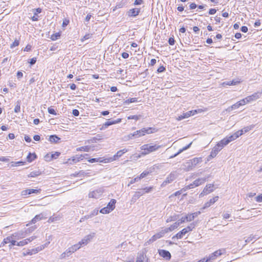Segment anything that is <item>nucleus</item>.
Here are the masks:
<instances>
[{"mask_svg":"<svg viewBox=\"0 0 262 262\" xmlns=\"http://www.w3.org/2000/svg\"><path fill=\"white\" fill-rule=\"evenodd\" d=\"M256 201L257 202H262V194L259 195L256 197Z\"/></svg>","mask_w":262,"mask_h":262,"instance_id":"obj_64","label":"nucleus"},{"mask_svg":"<svg viewBox=\"0 0 262 262\" xmlns=\"http://www.w3.org/2000/svg\"><path fill=\"white\" fill-rule=\"evenodd\" d=\"M188 219H189V214H188L187 215H186L184 217H181V219L180 220H179L178 221V222H179V223L180 224H181L185 222L186 221V222H190V221H191V220H189Z\"/></svg>","mask_w":262,"mask_h":262,"instance_id":"obj_36","label":"nucleus"},{"mask_svg":"<svg viewBox=\"0 0 262 262\" xmlns=\"http://www.w3.org/2000/svg\"><path fill=\"white\" fill-rule=\"evenodd\" d=\"M165 233H166V232H165L164 228H162L159 232L154 235L148 241H147L145 245H149L151 243L156 241L157 239L162 237Z\"/></svg>","mask_w":262,"mask_h":262,"instance_id":"obj_5","label":"nucleus"},{"mask_svg":"<svg viewBox=\"0 0 262 262\" xmlns=\"http://www.w3.org/2000/svg\"><path fill=\"white\" fill-rule=\"evenodd\" d=\"M259 98H260L259 94L257 93V92H255V93H253V94H252L251 95L246 97V98H247L246 101L248 103H250L252 101H254L257 100Z\"/></svg>","mask_w":262,"mask_h":262,"instance_id":"obj_15","label":"nucleus"},{"mask_svg":"<svg viewBox=\"0 0 262 262\" xmlns=\"http://www.w3.org/2000/svg\"><path fill=\"white\" fill-rule=\"evenodd\" d=\"M201 213V212L200 211L195 212L193 213L189 214V220H193L195 217L198 216L199 215H200Z\"/></svg>","mask_w":262,"mask_h":262,"instance_id":"obj_32","label":"nucleus"},{"mask_svg":"<svg viewBox=\"0 0 262 262\" xmlns=\"http://www.w3.org/2000/svg\"><path fill=\"white\" fill-rule=\"evenodd\" d=\"M222 254V252L221 250H217L209 255V259H210V261L214 260Z\"/></svg>","mask_w":262,"mask_h":262,"instance_id":"obj_19","label":"nucleus"},{"mask_svg":"<svg viewBox=\"0 0 262 262\" xmlns=\"http://www.w3.org/2000/svg\"><path fill=\"white\" fill-rule=\"evenodd\" d=\"M161 147V145L157 144L151 145V144H147L142 145L141 147V150H143L141 152L142 155H146L151 152L155 151Z\"/></svg>","mask_w":262,"mask_h":262,"instance_id":"obj_3","label":"nucleus"},{"mask_svg":"<svg viewBox=\"0 0 262 262\" xmlns=\"http://www.w3.org/2000/svg\"><path fill=\"white\" fill-rule=\"evenodd\" d=\"M48 113L50 114H52V115H56V111H55V110L54 108H53L52 107H49L48 109Z\"/></svg>","mask_w":262,"mask_h":262,"instance_id":"obj_53","label":"nucleus"},{"mask_svg":"<svg viewBox=\"0 0 262 262\" xmlns=\"http://www.w3.org/2000/svg\"><path fill=\"white\" fill-rule=\"evenodd\" d=\"M92 34H89V33L86 34H85V35L83 37V38H82L81 39V41H84V40H87V39H88L92 37Z\"/></svg>","mask_w":262,"mask_h":262,"instance_id":"obj_48","label":"nucleus"},{"mask_svg":"<svg viewBox=\"0 0 262 262\" xmlns=\"http://www.w3.org/2000/svg\"><path fill=\"white\" fill-rule=\"evenodd\" d=\"M34 15L31 17V19L33 21H37L38 20V14L41 12V9L40 8H37L34 10Z\"/></svg>","mask_w":262,"mask_h":262,"instance_id":"obj_23","label":"nucleus"},{"mask_svg":"<svg viewBox=\"0 0 262 262\" xmlns=\"http://www.w3.org/2000/svg\"><path fill=\"white\" fill-rule=\"evenodd\" d=\"M168 43L170 45H173L175 42V40L173 37H170L168 39Z\"/></svg>","mask_w":262,"mask_h":262,"instance_id":"obj_60","label":"nucleus"},{"mask_svg":"<svg viewBox=\"0 0 262 262\" xmlns=\"http://www.w3.org/2000/svg\"><path fill=\"white\" fill-rule=\"evenodd\" d=\"M254 126H255L254 125H251L250 126L245 127L243 128H242V129H241L240 132H241L242 133V134H243L247 133L249 131H250V130L252 129L254 127Z\"/></svg>","mask_w":262,"mask_h":262,"instance_id":"obj_29","label":"nucleus"},{"mask_svg":"<svg viewBox=\"0 0 262 262\" xmlns=\"http://www.w3.org/2000/svg\"><path fill=\"white\" fill-rule=\"evenodd\" d=\"M158 253L161 257L165 258L166 260H170L171 258V254L168 251L165 250H159Z\"/></svg>","mask_w":262,"mask_h":262,"instance_id":"obj_12","label":"nucleus"},{"mask_svg":"<svg viewBox=\"0 0 262 262\" xmlns=\"http://www.w3.org/2000/svg\"><path fill=\"white\" fill-rule=\"evenodd\" d=\"M43 249V247L42 246V245H41L35 249H32V251H33L34 253H37L38 252L42 250Z\"/></svg>","mask_w":262,"mask_h":262,"instance_id":"obj_46","label":"nucleus"},{"mask_svg":"<svg viewBox=\"0 0 262 262\" xmlns=\"http://www.w3.org/2000/svg\"><path fill=\"white\" fill-rule=\"evenodd\" d=\"M20 103L21 102L20 100H18L16 102V104L15 105V107L14 108V112L16 113H19L20 112Z\"/></svg>","mask_w":262,"mask_h":262,"instance_id":"obj_35","label":"nucleus"},{"mask_svg":"<svg viewBox=\"0 0 262 262\" xmlns=\"http://www.w3.org/2000/svg\"><path fill=\"white\" fill-rule=\"evenodd\" d=\"M218 199H219L218 196H216L210 199V200L208 202L205 203L203 208H201V210L205 209L209 207L210 206L213 205L215 202H216L218 200Z\"/></svg>","mask_w":262,"mask_h":262,"instance_id":"obj_14","label":"nucleus"},{"mask_svg":"<svg viewBox=\"0 0 262 262\" xmlns=\"http://www.w3.org/2000/svg\"><path fill=\"white\" fill-rule=\"evenodd\" d=\"M93 148L94 147H91L90 146H84L77 148V150L89 152L90 150H93Z\"/></svg>","mask_w":262,"mask_h":262,"instance_id":"obj_27","label":"nucleus"},{"mask_svg":"<svg viewBox=\"0 0 262 262\" xmlns=\"http://www.w3.org/2000/svg\"><path fill=\"white\" fill-rule=\"evenodd\" d=\"M60 33L59 32L56 33L51 35V39L52 40H56L58 38V37H60Z\"/></svg>","mask_w":262,"mask_h":262,"instance_id":"obj_42","label":"nucleus"},{"mask_svg":"<svg viewBox=\"0 0 262 262\" xmlns=\"http://www.w3.org/2000/svg\"><path fill=\"white\" fill-rule=\"evenodd\" d=\"M179 217V215L178 214H174L172 216H169L166 221V223H169L172 221H175L178 220V219Z\"/></svg>","mask_w":262,"mask_h":262,"instance_id":"obj_31","label":"nucleus"},{"mask_svg":"<svg viewBox=\"0 0 262 262\" xmlns=\"http://www.w3.org/2000/svg\"><path fill=\"white\" fill-rule=\"evenodd\" d=\"M27 242L25 241L24 239L23 241H21L19 242H17L16 245L18 246H24L26 245H27Z\"/></svg>","mask_w":262,"mask_h":262,"instance_id":"obj_54","label":"nucleus"},{"mask_svg":"<svg viewBox=\"0 0 262 262\" xmlns=\"http://www.w3.org/2000/svg\"><path fill=\"white\" fill-rule=\"evenodd\" d=\"M10 244L9 245V247L10 249H11L13 246L16 245L17 242L15 240L14 237H13V238L12 239Z\"/></svg>","mask_w":262,"mask_h":262,"instance_id":"obj_51","label":"nucleus"},{"mask_svg":"<svg viewBox=\"0 0 262 262\" xmlns=\"http://www.w3.org/2000/svg\"><path fill=\"white\" fill-rule=\"evenodd\" d=\"M15 236V235H14V234H13L11 236L5 238L4 239L7 244L10 243L13 237Z\"/></svg>","mask_w":262,"mask_h":262,"instance_id":"obj_43","label":"nucleus"},{"mask_svg":"<svg viewBox=\"0 0 262 262\" xmlns=\"http://www.w3.org/2000/svg\"><path fill=\"white\" fill-rule=\"evenodd\" d=\"M234 136L235 137V139H236L237 138H238L239 136L243 135L242 133L240 132V130L234 133V134H233Z\"/></svg>","mask_w":262,"mask_h":262,"instance_id":"obj_57","label":"nucleus"},{"mask_svg":"<svg viewBox=\"0 0 262 262\" xmlns=\"http://www.w3.org/2000/svg\"><path fill=\"white\" fill-rule=\"evenodd\" d=\"M103 190L100 188L90 192L89 193V197L91 198L98 199L102 194Z\"/></svg>","mask_w":262,"mask_h":262,"instance_id":"obj_8","label":"nucleus"},{"mask_svg":"<svg viewBox=\"0 0 262 262\" xmlns=\"http://www.w3.org/2000/svg\"><path fill=\"white\" fill-rule=\"evenodd\" d=\"M60 138L57 137L56 135H51L50 136L49 140L51 143H56L58 142L59 140H60Z\"/></svg>","mask_w":262,"mask_h":262,"instance_id":"obj_28","label":"nucleus"},{"mask_svg":"<svg viewBox=\"0 0 262 262\" xmlns=\"http://www.w3.org/2000/svg\"><path fill=\"white\" fill-rule=\"evenodd\" d=\"M116 203V200L115 199H112L108 203L106 207L108 208L110 210L113 211L115 208Z\"/></svg>","mask_w":262,"mask_h":262,"instance_id":"obj_26","label":"nucleus"},{"mask_svg":"<svg viewBox=\"0 0 262 262\" xmlns=\"http://www.w3.org/2000/svg\"><path fill=\"white\" fill-rule=\"evenodd\" d=\"M140 178L139 177H137L133 179H132L129 183V184L128 185H129L130 184H132L137 181H138L139 180H140Z\"/></svg>","mask_w":262,"mask_h":262,"instance_id":"obj_58","label":"nucleus"},{"mask_svg":"<svg viewBox=\"0 0 262 262\" xmlns=\"http://www.w3.org/2000/svg\"><path fill=\"white\" fill-rule=\"evenodd\" d=\"M209 178V176H208L206 177L199 178L193 181V185H194L195 187L199 186L202 184H204Z\"/></svg>","mask_w":262,"mask_h":262,"instance_id":"obj_13","label":"nucleus"},{"mask_svg":"<svg viewBox=\"0 0 262 262\" xmlns=\"http://www.w3.org/2000/svg\"><path fill=\"white\" fill-rule=\"evenodd\" d=\"M25 162H23V161H17V162H11L12 167L18 166L19 165H23L25 164Z\"/></svg>","mask_w":262,"mask_h":262,"instance_id":"obj_38","label":"nucleus"},{"mask_svg":"<svg viewBox=\"0 0 262 262\" xmlns=\"http://www.w3.org/2000/svg\"><path fill=\"white\" fill-rule=\"evenodd\" d=\"M28 193H29V194H31L33 193H37L38 192V190L37 189H28Z\"/></svg>","mask_w":262,"mask_h":262,"instance_id":"obj_59","label":"nucleus"},{"mask_svg":"<svg viewBox=\"0 0 262 262\" xmlns=\"http://www.w3.org/2000/svg\"><path fill=\"white\" fill-rule=\"evenodd\" d=\"M127 151H128V149L126 148H124L123 149L120 150L118 151L117 152V153L114 155V156H113L112 157H110L108 158H107V161H106V162H108V163H109V162H113L114 161H116L119 158L121 157L123 154H125Z\"/></svg>","mask_w":262,"mask_h":262,"instance_id":"obj_6","label":"nucleus"},{"mask_svg":"<svg viewBox=\"0 0 262 262\" xmlns=\"http://www.w3.org/2000/svg\"><path fill=\"white\" fill-rule=\"evenodd\" d=\"M239 106H241L239 105V104L237 102L236 103L233 104L231 106V108L232 110H234V109H236V108H238Z\"/></svg>","mask_w":262,"mask_h":262,"instance_id":"obj_62","label":"nucleus"},{"mask_svg":"<svg viewBox=\"0 0 262 262\" xmlns=\"http://www.w3.org/2000/svg\"><path fill=\"white\" fill-rule=\"evenodd\" d=\"M195 227V224L193 223L190 224L189 226L184 228V229L186 231V233L188 232L191 231Z\"/></svg>","mask_w":262,"mask_h":262,"instance_id":"obj_34","label":"nucleus"},{"mask_svg":"<svg viewBox=\"0 0 262 262\" xmlns=\"http://www.w3.org/2000/svg\"><path fill=\"white\" fill-rule=\"evenodd\" d=\"M176 178V176L174 173L171 172L166 178L165 180L161 184L162 187H165L168 184L171 183Z\"/></svg>","mask_w":262,"mask_h":262,"instance_id":"obj_9","label":"nucleus"},{"mask_svg":"<svg viewBox=\"0 0 262 262\" xmlns=\"http://www.w3.org/2000/svg\"><path fill=\"white\" fill-rule=\"evenodd\" d=\"M111 211H112L110 210V209H109L107 207H104L100 210V212L103 214H107L111 212Z\"/></svg>","mask_w":262,"mask_h":262,"instance_id":"obj_41","label":"nucleus"},{"mask_svg":"<svg viewBox=\"0 0 262 262\" xmlns=\"http://www.w3.org/2000/svg\"><path fill=\"white\" fill-rule=\"evenodd\" d=\"M246 100H247V98L246 97V98L239 100V101H238V103L239 104V105L242 106L247 103H248V102H247Z\"/></svg>","mask_w":262,"mask_h":262,"instance_id":"obj_50","label":"nucleus"},{"mask_svg":"<svg viewBox=\"0 0 262 262\" xmlns=\"http://www.w3.org/2000/svg\"><path fill=\"white\" fill-rule=\"evenodd\" d=\"M144 194V192L140 189L138 191H136L133 195L130 200L131 204L135 203L140 196Z\"/></svg>","mask_w":262,"mask_h":262,"instance_id":"obj_10","label":"nucleus"},{"mask_svg":"<svg viewBox=\"0 0 262 262\" xmlns=\"http://www.w3.org/2000/svg\"><path fill=\"white\" fill-rule=\"evenodd\" d=\"M40 173V172H39V171H32L30 172L28 176L29 177L34 178L38 176H39Z\"/></svg>","mask_w":262,"mask_h":262,"instance_id":"obj_40","label":"nucleus"},{"mask_svg":"<svg viewBox=\"0 0 262 262\" xmlns=\"http://www.w3.org/2000/svg\"><path fill=\"white\" fill-rule=\"evenodd\" d=\"M107 161V159L105 158H92L88 160V161L90 163H93L94 162H100V163H108V162H106Z\"/></svg>","mask_w":262,"mask_h":262,"instance_id":"obj_20","label":"nucleus"},{"mask_svg":"<svg viewBox=\"0 0 262 262\" xmlns=\"http://www.w3.org/2000/svg\"><path fill=\"white\" fill-rule=\"evenodd\" d=\"M257 238H258V237H257L256 236V235H254L253 234H251L249 237H247V238L245 240V242L246 243H250L251 241H252L253 240H254V239L256 240Z\"/></svg>","mask_w":262,"mask_h":262,"instance_id":"obj_37","label":"nucleus"},{"mask_svg":"<svg viewBox=\"0 0 262 262\" xmlns=\"http://www.w3.org/2000/svg\"><path fill=\"white\" fill-rule=\"evenodd\" d=\"M60 155L59 152H55L54 154H52L51 156V159H57Z\"/></svg>","mask_w":262,"mask_h":262,"instance_id":"obj_49","label":"nucleus"},{"mask_svg":"<svg viewBox=\"0 0 262 262\" xmlns=\"http://www.w3.org/2000/svg\"><path fill=\"white\" fill-rule=\"evenodd\" d=\"M19 44V41L17 39H15L14 41L11 44L10 48L13 49L17 46H18Z\"/></svg>","mask_w":262,"mask_h":262,"instance_id":"obj_45","label":"nucleus"},{"mask_svg":"<svg viewBox=\"0 0 262 262\" xmlns=\"http://www.w3.org/2000/svg\"><path fill=\"white\" fill-rule=\"evenodd\" d=\"M73 246H74V248L75 249L76 251L78 250L81 247H82L81 244H80L79 242L77 244H76Z\"/></svg>","mask_w":262,"mask_h":262,"instance_id":"obj_52","label":"nucleus"},{"mask_svg":"<svg viewBox=\"0 0 262 262\" xmlns=\"http://www.w3.org/2000/svg\"><path fill=\"white\" fill-rule=\"evenodd\" d=\"M95 236V233H92L85 236L79 242L82 246L86 245Z\"/></svg>","mask_w":262,"mask_h":262,"instance_id":"obj_7","label":"nucleus"},{"mask_svg":"<svg viewBox=\"0 0 262 262\" xmlns=\"http://www.w3.org/2000/svg\"><path fill=\"white\" fill-rule=\"evenodd\" d=\"M235 139H235V137L233 135H230L229 136H227L226 137L224 138L221 141H222V143H223V144L225 146H226L227 144H228L230 142H231Z\"/></svg>","mask_w":262,"mask_h":262,"instance_id":"obj_18","label":"nucleus"},{"mask_svg":"<svg viewBox=\"0 0 262 262\" xmlns=\"http://www.w3.org/2000/svg\"><path fill=\"white\" fill-rule=\"evenodd\" d=\"M140 10H141L140 8H137L130 9L127 12V15L129 17H136L139 14V13L140 12Z\"/></svg>","mask_w":262,"mask_h":262,"instance_id":"obj_16","label":"nucleus"},{"mask_svg":"<svg viewBox=\"0 0 262 262\" xmlns=\"http://www.w3.org/2000/svg\"><path fill=\"white\" fill-rule=\"evenodd\" d=\"M72 114L74 116H78L79 115V112L78 110L77 109H74L72 111Z\"/></svg>","mask_w":262,"mask_h":262,"instance_id":"obj_63","label":"nucleus"},{"mask_svg":"<svg viewBox=\"0 0 262 262\" xmlns=\"http://www.w3.org/2000/svg\"><path fill=\"white\" fill-rule=\"evenodd\" d=\"M150 173L149 171H144L139 177L140 178V179H143L146 176H147L149 173Z\"/></svg>","mask_w":262,"mask_h":262,"instance_id":"obj_47","label":"nucleus"},{"mask_svg":"<svg viewBox=\"0 0 262 262\" xmlns=\"http://www.w3.org/2000/svg\"><path fill=\"white\" fill-rule=\"evenodd\" d=\"M238 83H239V81H238L237 80H231V81L224 82L223 83V84H226L227 85H234Z\"/></svg>","mask_w":262,"mask_h":262,"instance_id":"obj_33","label":"nucleus"},{"mask_svg":"<svg viewBox=\"0 0 262 262\" xmlns=\"http://www.w3.org/2000/svg\"><path fill=\"white\" fill-rule=\"evenodd\" d=\"M202 162V158L201 157L194 158L183 163L181 166V168L185 171H189L192 170Z\"/></svg>","mask_w":262,"mask_h":262,"instance_id":"obj_1","label":"nucleus"},{"mask_svg":"<svg viewBox=\"0 0 262 262\" xmlns=\"http://www.w3.org/2000/svg\"><path fill=\"white\" fill-rule=\"evenodd\" d=\"M187 233L186 232V231L183 229L181 231L179 232L177 234H176L175 235H174L172 239H173L175 238H177V239H181L183 236L185 235Z\"/></svg>","mask_w":262,"mask_h":262,"instance_id":"obj_24","label":"nucleus"},{"mask_svg":"<svg viewBox=\"0 0 262 262\" xmlns=\"http://www.w3.org/2000/svg\"><path fill=\"white\" fill-rule=\"evenodd\" d=\"M141 118V116L140 115H130L128 117H127V119L128 120H130V119H134V120H138L139 119H140Z\"/></svg>","mask_w":262,"mask_h":262,"instance_id":"obj_44","label":"nucleus"},{"mask_svg":"<svg viewBox=\"0 0 262 262\" xmlns=\"http://www.w3.org/2000/svg\"><path fill=\"white\" fill-rule=\"evenodd\" d=\"M36 158V155L35 153L31 154L29 153L27 157V161L29 162H31L32 161L35 160Z\"/></svg>","mask_w":262,"mask_h":262,"instance_id":"obj_30","label":"nucleus"},{"mask_svg":"<svg viewBox=\"0 0 262 262\" xmlns=\"http://www.w3.org/2000/svg\"><path fill=\"white\" fill-rule=\"evenodd\" d=\"M121 121V119H117L116 120H114V121L108 120V121H106L105 123H104L103 124V125L102 126V129H105L107 127H108L109 126L113 125V124H117V123H119Z\"/></svg>","mask_w":262,"mask_h":262,"instance_id":"obj_17","label":"nucleus"},{"mask_svg":"<svg viewBox=\"0 0 262 262\" xmlns=\"http://www.w3.org/2000/svg\"><path fill=\"white\" fill-rule=\"evenodd\" d=\"M36 238V236H32L30 237H29L28 238L25 239L24 240L27 242L26 243H27V244L28 243L32 242V241L35 239Z\"/></svg>","mask_w":262,"mask_h":262,"instance_id":"obj_56","label":"nucleus"},{"mask_svg":"<svg viewBox=\"0 0 262 262\" xmlns=\"http://www.w3.org/2000/svg\"><path fill=\"white\" fill-rule=\"evenodd\" d=\"M180 225V224L179 223V222L177 221L175 222L173 224L171 225L169 227L165 228L164 229L165 230V232H166V233H168L177 228Z\"/></svg>","mask_w":262,"mask_h":262,"instance_id":"obj_22","label":"nucleus"},{"mask_svg":"<svg viewBox=\"0 0 262 262\" xmlns=\"http://www.w3.org/2000/svg\"><path fill=\"white\" fill-rule=\"evenodd\" d=\"M92 217V213H90V214H88L86 215H85L84 217H82L80 220V222H82L84 221L85 219H88L89 218Z\"/></svg>","mask_w":262,"mask_h":262,"instance_id":"obj_55","label":"nucleus"},{"mask_svg":"<svg viewBox=\"0 0 262 262\" xmlns=\"http://www.w3.org/2000/svg\"><path fill=\"white\" fill-rule=\"evenodd\" d=\"M225 146L223 144V143H222L221 141L218 142L212 148L209 156L210 158H213L215 157L218 154L219 152L221 151Z\"/></svg>","mask_w":262,"mask_h":262,"instance_id":"obj_4","label":"nucleus"},{"mask_svg":"<svg viewBox=\"0 0 262 262\" xmlns=\"http://www.w3.org/2000/svg\"><path fill=\"white\" fill-rule=\"evenodd\" d=\"M191 144H192V142L190 143L189 144H188L187 145L183 147L182 148L180 149L177 153H176L175 154H173V155H172V156H171L169 158L170 159L173 158L177 157V156H178L179 154H180L181 152H182L184 150H187L190 147Z\"/></svg>","mask_w":262,"mask_h":262,"instance_id":"obj_21","label":"nucleus"},{"mask_svg":"<svg viewBox=\"0 0 262 262\" xmlns=\"http://www.w3.org/2000/svg\"><path fill=\"white\" fill-rule=\"evenodd\" d=\"M72 254L68 249L60 255L59 258L60 259H65L67 257H69Z\"/></svg>","mask_w":262,"mask_h":262,"instance_id":"obj_25","label":"nucleus"},{"mask_svg":"<svg viewBox=\"0 0 262 262\" xmlns=\"http://www.w3.org/2000/svg\"><path fill=\"white\" fill-rule=\"evenodd\" d=\"M214 185L212 184H207L206 187L204 188L203 192L200 194L201 196L203 195V194H207L212 192L214 189Z\"/></svg>","mask_w":262,"mask_h":262,"instance_id":"obj_11","label":"nucleus"},{"mask_svg":"<svg viewBox=\"0 0 262 262\" xmlns=\"http://www.w3.org/2000/svg\"><path fill=\"white\" fill-rule=\"evenodd\" d=\"M155 129L151 127L143 128L140 130H137L133 134L128 135L129 139H133V137L138 138L145 135L146 134H149L154 133L153 130Z\"/></svg>","mask_w":262,"mask_h":262,"instance_id":"obj_2","label":"nucleus"},{"mask_svg":"<svg viewBox=\"0 0 262 262\" xmlns=\"http://www.w3.org/2000/svg\"><path fill=\"white\" fill-rule=\"evenodd\" d=\"M142 191L144 192V194L146 193H149L151 192L153 189V187L150 186V187H146L144 188L141 189Z\"/></svg>","mask_w":262,"mask_h":262,"instance_id":"obj_39","label":"nucleus"},{"mask_svg":"<svg viewBox=\"0 0 262 262\" xmlns=\"http://www.w3.org/2000/svg\"><path fill=\"white\" fill-rule=\"evenodd\" d=\"M58 48V45H57V43H55L54 45H53L51 48H50V50L51 51H55L56 50H57Z\"/></svg>","mask_w":262,"mask_h":262,"instance_id":"obj_61","label":"nucleus"}]
</instances>
